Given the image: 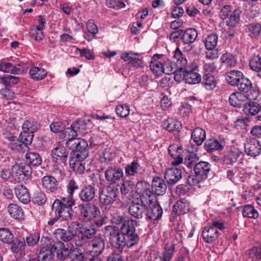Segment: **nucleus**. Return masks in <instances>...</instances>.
<instances>
[{
  "mask_svg": "<svg viewBox=\"0 0 261 261\" xmlns=\"http://www.w3.org/2000/svg\"><path fill=\"white\" fill-rule=\"evenodd\" d=\"M118 219L114 222L116 224L122 223L120 228V233L124 236L128 241L134 243L136 245L138 244L140 238L136 232L135 225L137 221L133 219L124 220L123 216H118Z\"/></svg>",
  "mask_w": 261,
  "mask_h": 261,
  "instance_id": "obj_1",
  "label": "nucleus"
},
{
  "mask_svg": "<svg viewBox=\"0 0 261 261\" xmlns=\"http://www.w3.org/2000/svg\"><path fill=\"white\" fill-rule=\"evenodd\" d=\"M242 11L240 8L234 9L233 6L228 5L223 6L219 16L222 20H226V24L231 28H234L240 23Z\"/></svg>",
  "mask_w": 261,
  "mask_h": 261,
  "instance_id": "obj_2",
  "label": "nucleus"
},
{
  "mask_svg": "<svg viewBox=\"0 0 261 261\" xmlns=\"http://www.w3.org/2000/svg\"><path fill=\"white\" fill-rule=\"evenodd\" d=\"M75 202L73 196L69 195L67 197H62L61 200L56 199L52 204V211H58L59 216L62 215L71 220L73 212L72 207L75 204Z\"/></svg>",
  "mask_w": 261,
  "mask_h": 261,
  "instance_id": "obj_3",
  "label": "nucleus"
},
{
  "mask_svg": "<svg viewBox=\"0 0 261 261\" xmlns=\"http://www.w3.org/2000/svg\"><path fill=\"white\" fill-rule=\"evenodd\" d=\"M85 129V123L84 121L82 120H77L74 122L70 127H64L63 130L61 134L60 138L66 141V145L67 147H69L68 142L74 140L75 138L78 133H83Z\"/></svg>",
  "mask_w": 261,
  "mask_h": 261,
  "instance_id": "obj_4",
  "label": "nucleus"
},
{
  "mask_svg": "<svg viewBox=\"0 0 261 261\" xmlns=\"http://www.w3.org/2000/svg\"><path fill=\"white\" fill-rule=\"evenodd\" d=\"M70 149H72L71 158L76 159H86L89 156L88 143L84 139H77L68 142Z\"/></svg>",
  "mask_w": 261,
  "mask_h": 261,
  "instance_id": "obj_5",
  "label": "nucleus"
},
{
  "mask_svg": "<svg viewBox=\"0 0 261 261\" xmlns=\"http://www.w3.org/2000/svg\"><path fill=\"white\" fill-rule=\"evenodd\" d=\"M81 216L85 222H90L100 215L99 207L91 203H81L79 205Z\"/></svg>",
  "mask_w": 261,
  "mask_h": 261,
  "instance_id": "obj_6",
  "label": "nucleus"
},
{
  "mask_svg": "<svg viewBox=\"0 0 261 261\" xmlns=\"http://www.w3.org/2000/svg\"><path fill=\"white\" fill-rule=\"evenodd\" d=\"M236 86L241 92L246 93L248 99L255 100L258 97V90L252 87L251 81L244 75Z\"/></svg>",
  "mask_w": 261,
  "mask_h": 261,
  "instance_id": "obj_7",
  "label": "nucleus"
},
{
  "mask_svg": "<svg viewBox=\"0 0 261 261\" xmlns=\"http://www.w3.org/2000/svg\"><path fill=\"white\" fill-rule=\"evenodd\" d=\"M109 240L111 246L121 252L125 246L129 248L135 245L134 243L126 240V238L119 232L115 231L110 232Z\"/></svg>",
  "mask_w": 261,
  "mask_h": 261,
  "instance_id": "obj_8",
  "label": "nucleus"
},
{
  "mask_svg": "<svg viewBox=\"0 0 261 261\" xmlns=\"http://www.w3.org/2000/svg\"><path fill=\"white\" fill-rule=\"evenodd\" d=\"M12 172L18 179H23L24 177H28L31 175L32 170L29 163L22 161L12 166Z\"/></svg>",
  "mask_w": 261,
  "mask_h": 261,
  "instance_id": "obj_9",
  "label": "nucleus"
},
{
  "mask_svg": "<svg viewBox=\"0 0 261 261\" xmlns=\"http://www.w3.org/2000/svg\"><path fill=\"white\" fill-rule=\"evenodd\" d=\"M117 195V189L110 184L101 191L99 199L103 204L109 205L115 201Z\"/></svg>",
  "mask_w": 261,
  "mask_h": 261,
  "instance_id": "obj_10",
  "label": "nucleus"
},
{
  "mask_svg": "<svg viewBox=\"0 0 261 261\" xmlns=\"http://www.w3.org/2000/svg\"><path fill=\"white\" fill-rule=\"evenodd\" d=\"M123 169L115 166L109 167L105 172L106 179L112 184L119 182L123 177Z\"/></svg>",
  "mask_w": 261,
  "mask_h": 261,
  "instance_id": "obj_11",
  "label": "nucleus"
},
{
  "mask_svg": "<svg viewBox=\"0 0 261 261\" xmlns=\"http://www.w3.org/2000/svg\"><path fill=\"white\" fill-rule=\"evenodd\" d=\"M51 250L57 253V257L60 260H64L71 254L72 250L66 248L64 243L59 240L51 244Z\"/></svg>",
  "mask_w": 261,
  "mask_h": 261,
  "instance_id": "obj_12",
  "label": "nucleus"
},
{
  "mask_svg": "<svg viewBox=\"0 0 261 261\" xmlns=\"http://www.w3.org/2000/svg\"><path fill=\"white\" fill-rule=\"evenodd\" d=\"M138 53H134L132 51L123 52L121 55V59L128 62L133 67L139 68L143 66L142 58Z\"/></svg>",
  "mask_w": 261,
  "mask_h": 261,
  "instance_id": "obj_13",
  "label": "nucleus"
},
{
  "mask_svg": "<svg viewBox=\"0 0 261 261\" xmlns=\"http://www.w3.org/2000/svg\"><path fill=\"white\" fill-rule=\"evenodd\" d=\"M146 206L139 200L137 202L133 201L128 207L129 214L136 219H141L145 214Z\"/></svg>",
  "mask_w": 261,
  "mask_h": 261,
  "instance_id": "obj_14",
  "label": "nucleus"
},
{
  "mask_svg": "<svg viewBox=\"0 0 261 261\" xmlns=\"http://www.w3.org/2000/svg\"><path fill=\"white\" fill-rule=\"evenodd\" d=\"M163 214V210L156 202L150 203L146 206L145 215L146 219L151 220H159Z\"/></svg>",
  "mask_w": 261,
  "mask_h": 261,
  "instance_id": "obj_15",
  "label": "nucleus"
},
{
  "mask_svg": "<svg viewBox=\"0 0 261 261\" xmlns=\"http://www.w3.org/2000/svg\"><path fill=\"white\" fill-rule=\"evenodd\" d=\"M96 189L91 185H85L80 190L79 197L84 202H90L95 197Z\"/></svg>",
  "mask_w": 261,
  "mask_h": 261,
  "instance_id": "obj_16",
  "label": "nucleus"
},
{
  "mask_svg": "<svg viewBox=\"0 0 261 261\" xmlns=\"http://www.w3.org/2000/svg\"><path fill=\"white\" fill-rule=\"evenodd\" d=\"M10 245V250L14 254L18 255L25 254L26 243L24 238L15 237Z\"/></svg>",
  "mask_w": 261,
  "mask_h": 261,
  "instance_id": "obj_17",
  "label": "nucleus"
},
{
  "mask_svg": "<svg viewBox=\"0 0 261 261\" xmlns=\"http://www.w3.org/2000/svg\"><path fill=\"white\" fill-rule=\"evenodd\" d=\"M68 151L64 146L55 147L51 152L53 162L57 164L65 162L67 159Z\"/></svg>",
  "mask_w": 261,
  "mask_h": 261,
  "instance_id": "obj_18",
  "label": "nucleus"
},
{
  "mask_svg": "<svg viewBox=\"0 0 261 261\" xmlns=\"http://www.w3.org/2000/svg\"><path fill=\"white\" fill-rule=\"evenodd\" d=\"M245 152L251 156L258 155L261 151V145L256 139H250L244 146Z\"/></svg>",
  "mask_w": 261,
  "mask_h": 261,
  "instance_id": "obj_19",
  "label": "nucleus"
},
{
  "mask_svg": "<svg viewBox=\"0 0 261 261\" xmlns=\"http://www.w3.org/2000/svg\"><path fill=\"white\" fill-rule=\"evenodd\" d=\"M164 55L162 54H155L152 57L150 63V68L152 72L157 75L163 73V62L162 59Z\"/></svg>",
  "mask_w": 261,
  "mask_h": 261,
  "instance_id": "obj_20",
  "label": "nucleus"
},
{
  "mask_svg": "<svg viewBox=\"0 0 261 261\" xmlns=\"http://www.w3.org/2000/svg\"><path fill=\"white\" fill-rule=\"evenodd\" d=\"M181 170L176 168L168 169L164 177L169 185H174L181 178Z\"/></svg>",
  "mask_w": 261,
  "mask_h": 261,
  "instance_id": "obj_21",
  "label": "nucleus"
},
{
  "mask_svg": "<svg viewBox=\"0 0 261 261\" xmlns=\"http://www.w3.org/2000/svg\"><path fill=\"white\" fill-rule=\"evenodd\" d=\"M143 189L140 192V199L139 201L147 206L150 203H153L152 200L154 197V192L150 190V186L148 184L144 182L143 184Z\"/></svg>",
  "mask_w": 261,
  "mask_h": 261,
  "instance_id": "obj_22",
  "label": "nucleus"
},
{
  "mask_svg": "<svg viewBox=\"0 0 261 261\" xmlns=\"http://www.w3.org/2000/svg\"><path fill=\"white\" fill-rule=\"evenodd\" d=\"M151 187L154 194L158 196L164 195L167 189L165 181L159 177L153 178Z\"/></svg>",
  "mask_w": 261,
  "mask_h": 261,
  "instance_id": "obj_23",
  "label": "nucleus"
},
{
  "mask_svg": "<svg viewBox=\"0 0 261 261\" xmlns=\"http://www.w3.org/2000/svg\"><path fill=\"white\" fill-rule=\"evenodd\" d=\"M211 165L206 162L201 161L195 164L194 168L195 173L199 175L204 179H206L210 171Z\"/></svg>",
  "mask_w": 261,
  "mask_h": 261,
  "instance_id": "obj_24",
  "label": "nucleus"
},
{
  "mask_svg": "<svg viewBox=\"0 0 261 261\" xmlns=\"http://www.w3.org/2000/svg\"><path fill=\"white\" fill-rule=\"evenodd\" d=\"M92 252L98 256L102 254L105 248V240L100 236L95 237L91 241Z\"/></svg>",
  "mask_w": 261,
  "mask_h": 261,
  "instance_id": "obj_25",
  "label": "nucleus"
},
{
  "mask_svg": "<svg viewBox=\"0 0 261 261\" xmlns=\"http://www.w3.org/2000/svg\"><path fill=\"white\" fill-rule=\"evenodd\" d=\"M204 75L203 76L202 84L207 90L212 89V65L205 63L203 66Z\"/></svg>",
  "mask_w": 261,
  "mask_h": 261,
  "instance_id": "obj_26",
  "label": "nucleus"
},
{
  "mask_svg": "<svg viewBox=\"0 0 261 261\" xmlns=\"http://www.w3.org/2000/svg\"><path fill=\"white\" fill-rule=\"evenodd\" d=\"M190 209V202L185 199L177 201L173 207V212L178 215L188 213Z\"/></svg>",
  "mask_w": 261,
  "mask_h": 261,
  "instance_id": "obj_27",
  "label": "nucleus"
},
{
  "mask_svg": "<svg viewBox=\"0 0 261 261\" xmlns=\"http://www.w3.org/2000/svg\"><path fill=\"white\" fill-rule=\"evenodd\" d=\"M246 99H248L247 96L245 94L237 92L230 94L229 97V101L231 106L241 107L242 106H244Z\"/></svg>",
  "mask_w": 261,
  "mask_h": 261,
  "instance_id": "obj_28",
  "label": "nucleus"
},
{
  "mask_svg": "<svg viewBox=\"0 0 261 261\" xmlns=\"http://www.w3.org/2000/svg\"><path fill=\"white\" fill-rule=\"evenodd\" d=\"M15 194L22 203L27 204L30 201V196L28 189L22 185H17L15 188Z\"/></svg>",
  "mask_w": 261,
  "mask_h": 261,
  "instance_id": "obj_29",
  "label": "nucleus"
},
{
  "mask_svg": "<svg viewBox=\"0 0 261 261\" xmlns=\"http://www.w3.org/2000/svg\"><path fill=\"white\" fill-rule=\"evenodd\" d=\"M42 184L43 187L48 192H54L57 190V181L55 178L51 176H45L42 178Z\"/></svg>",
  "mask_w": 261,
  "mask_h": 261,
  "instance_id": "obj_30",
  "label": "nucleus"
},
{
  "mask_svg": "<svg viewBox=\"0 0 261 261\" xmlns=\"http://www.w3.org/2000/svg\"><path fill=\"white\" fill-rule=\"evenodd\" d=\"M198 35L197 30L194 28H189L185 31L182 30L181 40L185 44H191L196 39Z\"/></svg>",
  "mask_w": 261,
  "mask_h": 261,
  "instance_id": "obj_31",
  "label": "nucleus"
},
{
  "mask_svg": "<svg viewBox=\"0 0 261 261\" xmlns=\"http://www.w3.org/2000/svg\"><path fill=\"white\" fill-rule=\"evenodd\" d=\"M261 106L255 101L246 102L243 107L244 113L248 116H254L260 110Z\"/></svg>",
  "mask_w": 261,
  "mask_h": 261,
  "instance_id": "obj_32",
  "label": "nucleus"
},
{
  "mask_svg": "<svg viewBox=\"0 0 261 261\" xmlns=\"http://www.w3.org/2000/svg\"><path fill=\"white\" fill-rule=\"evenodd\" d=\"M84 160L70 157L69 161L70 167L76 173L79 174L83 173L85 170V165L83 163Z\"/></svg>",
  "mask_w": 261,
  "mask_h": 261,
  "instance_id": "obj_33",
  "label": "nucleus"
},
{
  "mask_svg": "<svg viewBox=\"0 0 261 261\" xmlns=\"http://www.w3.org/2000/svg\"><path fill=\"white\" fill-rule=\"evenodd\" d=\"M10 215L16 220H22L24 218V214L22 208L19 205L11 203L7 207Z\"/></svg>",
  "mask_w": 261,
  "mask_h": 261,
  "instance_id": "obj_34",
  "label": "nucleus"
},
{
  "mask_svg": "<svg viewBox=\"0 0 261 261\" xmlns=\"http://www.w3.org/2000/svg\"><path fill=\"white\" fill-rule=\"evenodd\" d=\"M162 126L168 131L171 132L180 129L181 127V123L177 120L168 118L163 121Z\"/></svg>",
  "mask_w": 261,
  "mask_h": 261,
  "instance_id": "obj_35",
  "label": "nucleus"
},
{
  "mask_svg": "<svg viewBox=\"0 0 261 261\" xmlns=\"http://www.w3.org/2000/svg\"><path fill=\"white\" fill-rule=\"evenodd\" d=\"M243 74L239 70H231L227 73L225 79L232 86H236Z\"/></svg>",
  "mask_w": 261,
  "mask_h": 261,
  "instance_id": "obj_36",
  "label": "nucleus"
},
{
  "mask_svg": "<svg viewBox=\"0 0 261 261\" xmlns=\"http://www.w3.org/2000/svg\"><path fill=\"white\" fill-rule=\"evenodd\" d=\"M191 138L197 145L199 146L205 139V132L201 128L196 127L192 133Z\"/></svg>",
  "mask_w": 261,
  "mask_h": 261,
  "instance_id": "obj_37",
  "label": "nucleus"
},
{
  "mask_svg": "<svg viewBox=\"0 0 261 261\" xmlns=\"http://www.w3.org/2000/svg\"><path fill=\"white\" fill-rule=\"evenodd\" d=\"M53 252L51 250V246L49 247H41L39 252L38 254V259L39 261H52L53 259Z\"/></svg>",
  "mask_w": 261,
  "mask_h": 261,
  "instance_id": "obj_38",
  "label": "nucleus"
},
{
  "mask_svg": "<svg viewBox=\"0 0 261 261\" xmlns=\"http://www.w3.org/2000/svg\"><path fill=\"white\" fill-rule=\"evenodd\" d=\"M185 75V82L189 84H196L199 83L201 80V75L194 70H189L186 72Z\"/></svg>",
  "mask_w": 261,
  "mask_h": 261,
  "instance_id": "obj_39",
  "label": "nucleus"
},
{
  "mask_svg": "<svg viewBox=\"0 0 261 261\" xmlns=\"http://www.w3.org/2000/svg\"><path fill=\"white\" fill-rule=\"evenodd\" d=\"M29 74L32 79L39 81L46 76L47 72L41 67H33L30 69Z\"/></svg>",
  "mask_w": 261,
  "mask_h": 261,
  "instance_id": "obj_40",
  "label": "nucleus"
},
{
  "mask_svg": "<svg viewBox=\"0 0 261 261\" xmlns=\"http://www.w3.org/2000/svg\"><path fill=\"white\" fill-rule=\"evenodd\" d=\"M25 159L30 165L37 166L42 163L41 156L37 152L30 151L28 152L25 155Z\"/></svg>",
  "mask_w": 261,
  "mask_h": 261,
  "instance_id": "obj_41",
  "label": "nucleus"
},
{
  "mask_svg": "<svg viewBox=\"0 0 261 261\" xmlns=\"http://www.w3.org/2000/svg\"><path fill=\"white\" fill-rule=\"evenodd\" d=\"M141 169L140 164L137 161L134 160L125 167V173L126 176L130 177L137 175Z\"/></svg>",
  "mask_w": 261,
  "mask_h": 261,
  "instance_id": "obj_42",
  "label": "nucleus"
},
{
  "mask_svg": "<svg viewBox=\"0 0 261 261\" xmlns=\"http://www.w3.org/2000/svg\"><path fill=\"white\" fill-rule=\"evenodd\" d=\"M175 252V245L172 243L167 244L162 251L163 261H171Z\"/></svg>",
  "mask_w": 261,
  "mask_h": 261,
  "instance_id": "obj_43",
  "label": "nucleus"
},
{
  "mask_svg": "<svg viewBox=\"0 0 261 261\" xmlns=\"http://www.w3.org/2000/svg\"><path fill=\"white\" fill-rule=\"evenodd\" d=\"M244 217L248 218L256 219L259 216L257 211L251 205H245L243 206L242 211Z\"/></svg>",
  "mask_w": 261,
  "mask_h": 261,
  "instance_id": "obj_44",
  "label": "nucleus"
},
{
  "mask_svg": "<svg viewBox=\"0 0 261 261\" xmlns=\"http://www.w3.org/2000/svg\"><path fill=\"white\" fill-rule=\"evenodd\" d=\"M14 236L8 228H0V241L3 243L10 244L13 241Z\"/></svg>",
  "mask_w": 261,
  "mask_h": 261,
  "instance_id": "obj_45",
  "label": "nucleus"
},
{
  "mask_svg": "<svg viewBox=\"0 0 261 261\" xmlns=\"http://www.w3.org/2000/svg\"><path fill=\"white\" fill-rule=\"evenodd\" d=\"M220 60L222 65L226 67H234L237 64V59L230 54H224L221 57Z\"/></svg>",
  "mask_w": 261,
  "mask_h": 261,
  "instance_id": "obj_46",
  "label": "nucleus"
},
{
  "mask_svg": "<svg viewBox=\"0 0 261 261\" xmlns=\"http://www.w3.org/2000/svg\"><path fill=\"white\" fill-rule=\"evenodd\" d=\"M242 154V152L239 148L236 147H231L226 157L227 163L232 164Z\"/></svg>",
  "mask_w": 261,
  "mask_h": 261,
  "instance_id": "obj_47",
  "label": "nucleus"
},
{
  "mask_svg": "<svg viewBox=\"0 0 261 261\" xmlns=\"http://www.w3.org/2000/svg\"><path fill=\"white\" fill-rule=\"evenodd\" d=\"M54 235L57 240H61L65 242H69L73 239V238L69 235L67 231L64 229L58 228L54 232Z\"/></svg>",
  "mask_w": 261,
  "mask_h": 261,
  "instance_id": "obj_48",
  "label": "nucleus"
},
{
  "mask_svg": "<svg viewBox=\"0 0 261 261\" xmlns=\"http://www.w3.org/2000/svg\"><path fill=\"white\" fill-rule=\"evenodd\" d=\"M96 230L92 225L83 226L80 227V233L84 235L88 240L92 239L95 235Z\"/></svg>",
  "mask_w": 261,
  "mask_h": 261,
  "instance_id": "obj_49",
  "label": "nucleus"
},
{
  "mask_svg": "<svg viewBox=\"0 0 261 261\" xmlns=\"http://www.w3.org/2000/svg\"><path fill=\"white\" fill-rule=\"evenodd\" d=\"M39 128V124L37 122L31 120H27L25 121L22 126V130L33 133L36 132Z\"/></svg>",
  "mask_w": 261,
  "mask_h": 261,
  "instance_id": "obj_50",
  "label": "nucleus"
},
{
  "mask_svg": "<svg viewBox=\"0 0 261 261\" xmlns=\"http://www.w3.org/2000/svg\"><path fill=\"white\" fill-rule=\"evenodd\" d=\"M19 82V77L10 75H0V83L7 86H11Z\"/></svg>",
  "mask_w": 261,
  "mask_h": 261,
  "instance_id": "obj_51",
  "label": "nucleus"
},
{
  "mask_svg": "<svg viewBox=\"0 0 261 261\" xmlns=\"http://www.w3.org/2000/svg\"><path fill=\"white\" fill-rule=\"evenodd\" d=\"M173 58L177 60V66H187L188 61L178 47L175 50Z\"/></svg>",
  "mask_w": 261,
  "mask_h": 261,
  "instance_id": "obj_52",
  "label": "nucleus"
},
{
  "mask_svg": "<svg viewBox=\"0 0 261 261\" xmlns=\"http://www.w3.org/2000/svg\"><path fill=\"white\" fill-rule=\"evenodd\" d=\"M71 255L73 259L76 261H88V258L86 255L80 248L78 247L74 248L72 249Z\"/></svg>",
  "mask_w": 261,
  "mask_h": 261,
  "instance_id": "obj_53",
  "label": "nucleus"
},
{
  "mask_svg": "<svg viewBox=\"0 0 261 261\" xmlns=\"http://www.w3.org/2000/svg\"><path fill=\"white\" fill-rule=\"evenodd\" d=\"M24 239L26 246L34 247L38 243L40 239V235L38 233L35 232L27 235Z\"/></svg>",
  "mask_w": 261,
  "mask_h": 261,
  "instance_id": "obj_54",
  "label": "nucleus"
},
{
  "mask_svg": "<svg viewBox=\"0 0 261 261\" xmlns=\"http://www.w3.org/2000/svg\"><path fill=\"white\" fill-rule=\"evenodd\" d=\"M47 201L46 195L41 191H36L34 193L33 201L38 205H43Z\"/></svg>",
  "mask_w": 261,
  "mask_h": 261,
  "instance_id": "obj_55",
  "label": "nucleus"
},
{
  "mask_svg": "<svg viewBox=\"0 0 261 261\" xmlns=\"http://www.w3.org/2000/svg\"><path fill=\"white\" fill-rule=\"evenodd\" d=\"M30 36L32 39L37 41L42 40L44 38V34L42 30H39L35 25L30 28Z\"/></svg>",
  "mask_w": 261,
  "mask_h": 261,
  "instance_id": "obj_56",
  "label": "nucleus"
},
{
  "mask_svg": "<svg viewBox=\"0 0 261 261\" xmlns=\"http://www.w3.org/2000/svg\"><path fill=\"white\" fill-rule=\"evenodd\" d=\"M175 63L170 60L167 59L163 62V73L166 74H171L175 72L176 69Z\"/></svg>",
  "mask_w": 261,
  "mask_h": 261,
  "instance_id": "obj_57",
  "label": "nucleus"
},
{
  "mask_svg": "<svg viewBox=\"0 0 261 261\" xmlns=\"http://www.w3.org/2000/svg\"><path fill=\"white\" fill-rule=\"evenodd\" d=\"M249 35L251 38L257 36L261 31V25L257 23H252L248 26Z\"/></svg>",
  "mask_w": 261,
  "mask_h": 261,
  "instance_id": "obj_58",
  "label": "nucleus"
},
{
  "mask_svg": "<svg viewBox=\"0 0 261 261\" xmlns=\"http://www.w3.org/2000/svg\"><path fill=\"white\" fill-rule=\"evenodd\" d=\"M226 145L225 138L223 136H219L218 138L213 139V151L222 150Z\"/></svg>",
  "mask_w": 261,
  "mask_h": 261,
  "instance_id": "obj_59",
  "label": "nucleus"
},
{
  "mask_svg": "<svg viewBox=\"0 0 261 261\" xmlns=\"http://www.w3.org/2000/svg\"><path fill=\"white\" fill-rule=\"evenodd\" d=\"M250 68L256 72L261 69V57L259 55L253 56L249 62Z\"/></svg>",
  "mask_w": 261,
  "mask_h": 261,
  "instance_id": "obj_60",
  "label": "nucleus"
},
{
  "mask_svg": "<svg viewBox=\"0 0 261 261\" xmlns=\"http://www.w3.org/2000/svg\"><path fill=\"white\" fill-rule=\"evenodd\" d=\"M135 187L134 182L130 180H126L123 182L120 187V191L122 195H126L133 191Z\"/></svg>",
  "mask_w": 261,
  "mask_h": 261,
  "instance_id": "obj_61",
  "label": "nucleus"
},
{
  "mask_svg": "<svg viewBox=\"0 0 261 261\" xmlns=\"http://www.w3.org/2000/svg\"><path fill=\"white\" fill-rule=\"evenodd\" d=\"M199 158L198 155L194 153L189 154L185 158L184 164L188 168H192L194 165H195L197 161H198Z\"/></svg>",
  "mask_w": 261,
  "mask_h": 261,
  "instance_id": "obj_62",
  "label": "nucleus"
},
{
  "mask_svg": "<svg viewBox=\"0 0 261 261\" xmlns=\"http://www.w3.org/2000/svg\"><path fill=\"white\" fill-rule=\"evenodd\" d=\"M79 189L78 184L73 179L67 181L66 185V192L69 196H73L74 193Z\"/></svg>",
  "mask_w": 261,
  "mask_h": 261,
  "instance_id": "obj_63",
  "label": "nucleus"
},
{
  "mask_svg": "<svg viewBox=\"0 0 261 261\" xmlns=\"http://www.w3.org/2000/svg\"><path fill=\"white\" fill-rule=\"evenodd\" d=\"M118 116L121 117H126L129 114V108L127 105H119L115 109Z\"/></svg>",
  "mask_w": 261,
  "mask_h": 261,
  "instance_id": "obj_64",
  "label": "nucleus"
}]
</instances>
